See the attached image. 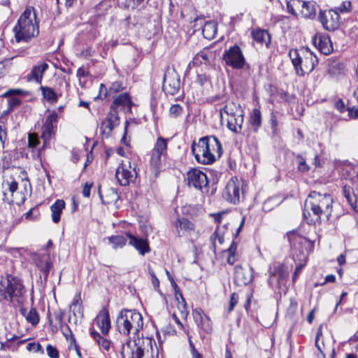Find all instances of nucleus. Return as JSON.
Returning a JSON list of instances; mask_svg holds the SVG:
<instances>
[{
    "mask_svg": "<svg viewBox=\"0 0 358 358\" xmlns=\"http://www.w3.org/2000/svg\"><path fill=\"white\" fill-rule=\"evenodd\" d=\"M333 198L330 194L312 191L305 201L303 217L309 224L329 220L332 212Z\"/></svg>",
    "mask_w": 358,
    "mask_h": 358,
    "instance_id": "f257e3e1",
    "label": "nucleus"
},
{
    "mask_svg": "<svg viewBox=\"0 0 358 358\" xmlns=\"http://www.w3.org/2000/svg\"><path fill=\"white\" fill-rule=\"evenodd\" d=\"M191 151L197 162L203 164L213 163L222 153V144L215 136H204L198 143L193 142Z\"/></svg>",
    "mask_w": 358,
    "mask_h": 358,
    "instance_id": "f03ea898",
    "label": "nucleus"
},
{
    "mask_svg": "<svg viewBox=\"0 0 358 358\" xmlns=\"http://www.w3.org/2000/svg\"><path fill=\"white\" fill-rule=\"evenodd\" d=\"M122 354L124 358H157L159 351L155 341L145 337L128 341Z\"/></svg>",
    "mask_w": 358,
    "mask_h": 358,
    "instance_id": "7ed1b4c3",
    "label": "nucleus"
},
{
    "mask_svg": "<svg viewBox=\"0 0 358 358\" xmlns=\"http://www.w3.org/2000/svg\"><path fill=\"white\" fill-rule=\"evenodd\" d=\"M13 32L17 43H28L38 35L39 28L33 8H27L22 13L13 28Z\"/></svg>",
    "mask_w": 358,
    "mask_h": 358,
    "instance_id": "20e7f679",
    "label": "nucleus"
},
{
    "mask_svg": "<svg viewBox=\"0 0 358 358\" xmlns=\"http://www.w3.org/2000/svg\"><path fill=\"white\" fill-rule=\"evenodd\" d=\"M143 327V317L136 310L122 309L117 314L115 328L122 335H138Z\"/></svg>",
    "mask_w": 358,
    "mask_h": 358,
    "instance_id": "39448f33",
    "label": "nucleus"
},
{
    "mask_svg": "<svg viewBox=\"0 0 358 358\" xmlns=\"http://www.w3.org/2000/svg\"><path fill=\"white\" fill-rule=\"evenodd\" d=\"M25 289L19 279L8 276L0 281V301L22 304L25 300Z\"/></svg>",
    "mask_w": 358,
    "mask_h": 358,
    "instance_id": "423d86ee",
    "label": "nucleus"
},
{
    "mask_svg": "<svg viewBox=\"0 0 358 358\" xmlns=\"http://www.w3.org/2000/svg\"><path fill=\"white\" fill-rule=\"evenodd\" d=\"M222 120H225L227 127L236 134L241 133L244 122V112L238 103L229 102L220 110Z\"/></svg>",
    "mask_w": 358,
    "mask_h": 358,
    "instance_id": "0eeeda50",
    "label": "nucleus"
},
{
    "mask_svg": "<svg viewBox=\"0 0 358 358\" xmlns=\"http://www.w3.org/2000/svg\"><path fill=\"white\" fill-rule=\"evenodd\" d=\"M243 181L236 177L231 178L222 194V198L229 203L236 205L243 199Z\"/></svg>",
    "mask_w": 358,
    "mask_h": 358,
    "instance_id": "6e6552de",
    "label": "nucleus"
},
{
    "mask_svg": "<svg viewBox=\"0 0 358 358\" xmlns=\"http://www.w3.org/2000/svg\"><path fill=\"white\" fill-rule=\"evenodd\" d=\"M225 64L233 69H241L245 63V57L238 45H234L226 50L222 56Z\"/></svg>",
    "mask_w": 358,
    "mask_h": 358,
    "instance_id": "1a4fd4ad",
    "label": "nucleus"
},
{
    "mask_svg": "<svg viewBox=\"0 0 358 358\" xmlns=\"http://www.w3.org/2000/svg\"><path fill=\"white\" fill-rule=\"evenodd\" d=\"M137 176L135 167H132L129 161L121 163L116 169L115 177L121 186H127L133 182Z\"/></svg>",
    "mask_w": 358,
    "mask_h": 358,
    "instance_id": "9d476101",
    "label": "nucleus"
},
{
    "mask_svg": "<svg viewBox=\"0 0 358 358\" xmlns=\"http://www.w3.org/2000/svg\"><path fill=\"white\" fill-rule=\"evenodd\" d=\"M168 138L159 136L154 145V148L151 151L150 165L155 169L159 168L162 164V158H165L167 155V143Z\"/></svg>",
    "mask_w": 358,
    "mask_h": 358,
    "instance_id": "9b49d317",
    "label": "nucleus"
},
{
    "mask_svg": "<svg viewBox=\"0 0 358 358\" xmlns=\"http://www.w3.org/2000/svg\"><path fill=\"white\" fill-rule=\"evenodd\" d=\"M180 87L179 75L173 69H168L164 75L163 90L165 93L175 95L178 93Z\"/></svg>",
    "mask_w": 358,
    "mask_h": 358,
    "instance_id": "f8f14e48",
    "label": "nucleus"
},
{
    "mask_svg": "<svg viewBox=\"0 0 358 358\" xmlns=\"http://www.w3.org/2000/svg\"><path fill=\"white\" fill-rule=\"evenodd\" d=\"M339 14L338 11L330 10L320 12L319 15L320 21L323 27L328 31H334L339 27Z\"/></svg>",
    "mask_w": 358,
    "mask_h": 358,
    "instance_id": "ddd939ff",
    "label": "nucleus"
},
{
    "mask_svg": "<svg viewBox=\"0 0 358 358\" xmlns=\"http://www.w3.org/2000/svg\"><path fill=\"white\" fill-rule=\"evenodd\" d=\"M57 118L58 115L55 112L50 113L46 117L45 123L42 127L43 131L41 134V138L43 140V145L41 148L38 149L39 152L47 146L48 141L53 134L55 124L57 122Z\"/></svg>",
    "mask_w": 358,
    "mask_h": 358,
    "instance_id": "4468645a",
    "label": "nucleus"
},
{
    "mask_svg": "<svg viewBox=\"0 0 358 358\" xmlns=\"http://www.w3.org/2000/svg\"><path fill=\"white\" fill-rule=\"evenodd\" d=\"M187 176L188 185L196 189H201L208 183L206 175L199 169H192L187 172Z\"/></svg>",
    "mask_w": 358,
    "mask_h": 358,
    "instance_id": "2eb2a0df",
    "label": "nucleus"
},
{
    "mask_svg": "<svg viewBox=\"0 0 358 358\" xmlns=\"http://www.w3.org/2000/svg\"><path fill=\"white\" fill-rule=\"evenodd\" d=\"M303 66L300 69V76L311 73L318 63L316 55L309 48H303Z\"/></svg>",
    "mask_w": 358,
    "mask_h": 358,
    "instance_id": "dca6fc26",
    "label": "nucleus"
},
{
    "mask_svg": "<svg viewBox=\"0 0 358 358\" xmlns=\"http://www.w3.org/2000/svg\"><path fill=\"white\" fill-rule=\"evenodd\" d=\"M178 236L190 235L195 231V225L193 222L184 217L178 216L173 222Z\"/></svg>",
    "mask_w": 358,
    "mask_h": 358,
    "instance_id": "f3484780",
    "label": "nucleus"
},
{
    "mask_svg": "<svg viewBox=\"0 0 358 358\" xmlns=\"http://www.w3.org/2000/svg\"><path fill=\"white\" fill-rule=\"evenodd\" d=\"M313 43L318 50L324 55H329L333 51V45L328 34H316L313 38Z\"/></svg>",
    "mask_w": 358,
    "mask_h": 358,
    "instance_id": "a211bd4d",
    "label": "nucleus"
},
{
    "mask_svg": "<svg viewBox=\"0 0 358 358\" xmlns=\"http://www.w3.org/2000/svg\"><path fill=\"white\" fill-rule=\"evenodd\" d=\"M192 315L197 326L201 328L205 332H211L213 327L209 317L203 313L201 308H196L192 310Z\"/></svg>",
    "mask_w": 358,
    "mask_h": 358,
    "instance_id": "6ab92c4d",
    "label": "nucleus"
},
{
    "mask_svg": "<svg viewBox=\"0 0 358 358\" xmlns=\"http://www.w3.org/2000/svg\"><path fill=\"white\" fill-rule=\"evenodd\" d=\"M126 236L129 239V244L133 246L142 256L150 251L147 239L136 237L130 232H127Z\"/></svg>",
    "mask_w": 358,
    "mask_h": 358,
    "instance_id": "aec40b11",
    "label": "nucleus"
},
{
    "mask_svg": "<svg viewBox=\"0 0 358 358\" xmlns=\"http://www.w3.org/2000/svg\"><path fill=\"white\" fill-rule=\"evenodd\" d=\"M48 64L45 62L34 65L30 73L27 75V81L36 82L38 84H41L43 74L48 70Z\"/></svg>",
    "mask_w": 358,
    "mask_h": 358,
    "instance_id": "412c9836",
    "label": "nucleus"
},
{
    "mask_svg": "<svg viewBox=\"0 0 358 358\" xmlns=\"http://www.w3.org/2000/svg\"><path fill=\"white\" fill-rule=\"evenodd\" d=\"M250 273H245L243 267L241 265H236L234 267V281L237 285H246L250 283L253 278V268H250Z\"/></svg>",
    "mask_w": 358,
    "mask_h": 358,
    "instance_id": "4be33fe9",
    "label": "nucleus"
},
{
    "mask_svg": "<svg viewBox=\"0 0 358 358\" xmlns=\"http://www.w3.org/2000/svg\"><path fill=\"white\" fill-rule=\"evenodd\" d=\"M96 324L103 334H108L110 329V320L108 311L106 308L102 309L96 316Z\"/></svg>",
    "mask_w": 358,
    "mask_h": 358,
    "instance_id": "5701e85b",
    "label": "nucleus"
},
{
    "mask_svg": "<svg viewBox=\"0 0 358 358\" xmlns=\"http://www.w3.org/2000/svg\"><path fill=\"white\" fill-rule=\"evenodd\" d=\"M344 69L343 62L337 58L331 57L327 61V71L331 76L341 74Z\"/></svg>",
    "mask_w": 358,
    "mask_h": 358,
    "instance_id": "b1692460",
    "label": "nucleus"
},
{
    "mask_svg": "<svg viewBox=\"0 0 358 358\" xmlns=\"http://www.w3.org/2000/svg\"><path fill=\"white\" fill-rule=\"evenodd\" d=\"M289 56L292 63L294 66L296 73L299 76L300 69L303 66V48L300 50L292 49L289 52Z\"/></svg>",
    "mask_w": 358,
    "mask_h": 358,
    "instance_id": "393cba45",
    "label": "nucleus"
},
{
    "mask_svg": "<svg viewBox=\"0 0 358 358\" xmlns=\"http://www.w3.org/2000/svg\"><path fill=\"white\" fill-rule=\"evenodd\" d=\"M131 100L127 93H122L119 94L111 104L110 108L118 110L119 108H128L129 110L131 107Z\"/></svg>",
    "mask_w": 358,
    "mask_h": 358,
    "instance_id": "a878e982",
    "label": "nucleus"
},
{
    "mask_svg": "<svg viewBox=\"0 0 358 358\" xmlns=\"http://www.w3.org/2000/svg\"><path fill=\"white\" fill-rule=\"evenodd\" d=\"M262 113L257 108H254L249 117L250 129L254 132L257 133L262 126Z\"/></svg>",
    "mask_w": 358,
    "mask_h": 358,
    "instance_id": "bb28decb",
    "label": "nucleus"
},
{
    "mask_svg": "<svg viewBox=\"0 0 358 358\" xmlns=\"http://www.w3.org/2000/svg\"><path fill=\"white\" fill-rule=\"evenodd\" d=\"M301 7V13L305 18H313L316 15V5L311 1H302L299 4Z\"/></svg>",
    "mask_w": 358,
    "mask_h": 358,
    "instance_id": "cd10ccee",
    "label": "nucleus"
},
{
    "mask_svg": "<svg viewBox=\"0 0 358 358\" xmlns=\"http://www.w3.org/2000/svg\"><path fill=\"white\" fill-rule=\"evenodd\" d=\"M65 207V202L62 199H57L51 206L52 220L54 223H58L60 221V216L63 209Z\"/></svg>",
    "mask_w": 358,
    "mask_h": 358,
    "instance_id": "c85d7f7f",
    "label": "nucleus"
},
{
    "mask_svg": "<svg viewBox=\"0 0 358 358\" xmlns=\"http://www.w3.org/2000/svg\"><path fill=\"white\" fill-rule=\"evenodd\" d=\"M343 194L350 206L355 210L358 211V201L356 195L354 194L352 188L349 186H344L343 188Z\"/></svg>",
    "mask_w": 358,
    "mask_h": 358,
    "instance_id": "c756f323",
    "label": "nucleus"
},
{
    "mask_svg": "<svg viewBox=\"0 0 358 358\" xmlns=\"http://www.w3.org/2000/svg\"><path fill=\"white\" fill-rule=\"evenodd\" d=\"M202 33L204 38L212 39L217 33V24L213 21L206 22L203 27Z\"/></svg>",
    "mask_w": 358,
    "mask_h": 358,
    "instance_id": "7c9ffc66",
    "label": "nucleus"
},
{
    "mask_svg": "<svg viewBox=\"0 0 358 358\" xmlns=\"http://www.w3.org/2000/svg\"><path fill=\"white\" fill-rule=\"evenodd\" d=\"M40 90L43 98L46 99L48 102L50 103H55L57 101L58 96L52 88L41 86Z\"/></svg>",
    "mask_w": 358,
    "mask_h": 358,
    "instance_id": "2f4dec72",
    "label": "nucleus"
},
{
    "mask_svg": "<svg viewBox=\"0 0 358 358\" xmlns=\"http://www.w3.org/2000/svg\"><path fill=\"white\" fill-rule=\"evenodd\" d=\"M211 55L210 52H207L206 50L200 51L194 57L192 62L194 66H199L202 64H208Z\"/></svg>",
    "mask_w": 358,
    "mask_h": 358,
    "instance_id": "473e14b6",
    "label": "nucleus"
},
{
    "mask_svg": "<svg viewBox=\"0 0 358 358\" xmlns=\"http://www.w3.org/2000/svg\"><path fill=\"white\" fill-rule=\"evenodd\" d=\"M252 38L257 42L267 45L270 42L268 33L262 29L254 30L252 32Z\"/></svg>",
    "mask_w": 358,
    "mask_h": 358,
    "instance_id": "72a5a7b5",
    "label": "nucleus"
},
{
    "mask_svg": "<svg viewBox=\"0 0 358 358\" xmlns=\"http://www.w3.org/2000/svg\"><path fill=\"white\" fill-rule=\"evenodd\" d=\"M91 336L97 344L104 350L108 351L110 348V341L107 338L103 337L98 332L92 331Z\"/></svg>",
    "mask_w": 358,
    "mask_h": 358,
    "instance_id": "f704fd0d",
    "label": "nucleus"
},
{
    "mask_svg": "<svg viewBox=\"0 0 358 358\" xmlns=\"http://www.w3.org/2000/svg\"><path fill=\"white\" fill-rule=\"evenodd\" d=\"M284 268L282 264H273L272 266L269 267V278L268 279V283L271 287H273L275 284V276L281 272V270Z\"/></svg>",
    "mask_w": 358,
    "mask_h": 358,
    "instance_id": "c9c22d12",
    "label": "nucleus"
},
{
    "mask_svg": "<svg viewBox=\"0 0 358 358\" xmlns=\"http://www.w3.org/2000/svg\"><path fill=\"white\" fill-rule=\"evenodd\" d=\"M80 294H77L70 305V310L76 316L77 314L83 316V310L81 307Z\"/></svg>",
    "mask_w": 358,
    "mask_h": 358,
    "instance_id": "e433bc0d",
    "label": "nucleus"
},
{
    "mask_svg": "<svg viewBox=\"0 0 358 358\" xmlns=\"http://www.w3.org/2000/svg\"><path fill=\"white\" fill-rule=\"evenodd\" d=\"M108 241L113 245V248L116 250L117 248H123L127 243L126 238L120 235L111 236L108 237Z\"/></svg>",
    "mask_w": 358,
    "mask_h": 358,
    "instance_id": "4c0bfd02",
    "label": "nucleus"
},
{
    "mask_svg": "<svg viewBox=\"0 0 358 358\" xmlns=\"http://www.w3.org/2000/svg\"><path fill=\"white\" fill-rule=\"evenodd\" d=\"M41 271L43 273L45 279H46L49 275L50 271L52 266L50 258L48 256H44L42 262L38 264Z\"/></svg>",
    "mask_w": 358,
    "mask_h": 358,
    "instance_id": "58836bf2",
    "label": "nucleus"
},
{
    "mask_svg": "<svg viewBox=\"0 0 358 358\" xmlns=\"http://www.w3.org/2000/svg\"><path fill=\"white\" fill-rule=\"evenodd\" d=\"M236 249V244L232 242L229 248L225 251L228 254L227 262L230 265H233L237 260Z\"/></svg>",
    "mask_w": 358,
    "mask_h": 358,
    "instance_id": "ea45409f",
    "label": "nucleus"
},
{
    "mask_svg": "<svg viewBox=\"0 0 358 358\" xmlns=\"http://www.w3.org/2000/svg\"><path fill=\"white\" fill-rule=\"evenodd\" d=\"M115 127H116L115 124L105 119L100 125V130L101 134L108 138Z\"/></svg>",
    "mask_w": 358,
    "mask_h": 358,
    "instance_id": "a19ab883",
    "label": "nucleus"
},
{
    "mask_svg": "<svg viewBox=\"0 0 358 358\" xmlns=\"http://www.w3.org/2000/svg\"><path fill=\"white\" fill-rule=\"evenodd\" d=\"M15 57L9 59H6L0 62V78L5 76L9 71V69L12 65L11 61Z\"/></svg>",
    "mask_w": 358,
    "mask_h": 358,
    "instance_id": "79ce46f5",
    "label": "nucleus"
},
{
    "mask_svg": "<svg viewBox=\"0 0 358 358\" xmlns=\"http://www.w3.org/2000/svg\"><path fill=\"white\" fill-rule=\"evenodd\" d=\"M3 186L4 188H6V189L8 190L12 195L18 188L17 182L12 178L4 180L3 182Z\"/></svg>",
    "mask_w": 358,
    "mask_h": 358,
    "instance_id": "37998d69",
    "label": "nucleus"
},
{
    "mask_svg": "<svg viewBox=\"0 0 358 358\" xmlns=\"http://www.w3.org/2000/svg\"><path fill=\"white\" fill-rule=\"evenodd\" d=\"M40 144L37 134L34 133L28 134V147L31 149H36Z\"/></svg>",
    "mask_w": 358,
    "mask_h": 358,
    "instance_id": "c03bdc74",
    "label": "nucleus"
},
{
    "mask_svg": "<svg viewBox=\"0 0 358 358\" xmlns=\"http://www.w3.org/2000/svg\"><path fill=\"white\" fill-rule=\"evenodd\" d=\"M26 320L29 323L32 324L33 325H36L39 322V316L38 313L36 312V309L31 308L28 314L25 315Z\"/></svg>",
    "mask_w": 358,
    "mask_h": 358,
    "instance_id": "a18cd8bd",
    "label": "nucleus"
},
{
    "mask_svg": "<svg viewBox=\"0 0 358 358\" xmlns=\"http://www.w3.org/2000/svg\"><path fill=\"white\" fill-rule=\"evenodd\" d=\"M150 0H126L125 5L127 8L135 9L138 7H143L145 1L148 3Z\"/></svg>",
    "mask_w": 358,
    "mask_h": 358,
    "instance_id": "49530a36",
    "label": "nucleus"
},
{
    "mask_svg": "<svg viewBox=\"0 0 358 358\" xmlns=\"http://www.w3.org/2000/svg\"><path fill=\"white\" fill-rule=\"evenodd\" d=\"M182 110L183 108L180 104H173L169 108V115L172 118H176L182 114Z\"/></svg>",
    "mask_w": 358,
    "mask_h": 358,
    "instance_id": "de8ad7c7",
    "label": "nucleus"
},
{
    "mask_svg": "<svg viewBox=\"0 0 358 358\" xmlns=\"http://www.w3.org/2000/svg\"><path fill=\"white\" fill-rule=\"evenodd\" d=\"M287 272L285 270V268H283L282 270H281V272L279 273V274H278L275 278V284L273 285V287H280V285L281 284H283L284 283V281L285 280V279L287 278Z\"/></svg>",
    "mask_w": 358,
    "mask_h": 358,
    "instance_id": "09e8293b",
    "label": "nucleus"
},
{
    "mask_svg": "<svg viewBox=\"0 0 358 358\" xmlns=\"http://www.w3.org/2000/svg\"><path fill=\"white\" fill-rule=\"evenodd\" d=\"M298 161V170L301 172H307L310 169V166L306 164V159L301 155L296 156Z\"/></svg>",
    "mask_w": 358,
    "mask_h": 358,
    "instance_id": "8fccbe9b",
    "label": "nucleus"
},
{
    "mask_svg": "<svg viewBox=\"0 0 358 358\" xmlns=\"http://www.w3.org/2000/svg\"><path fill=\"white\" fill-rule=\"evenodd\" d=\"M106 119L117 127L120 123V118L117 114V110L110 108V111L108 113L107 117Z\"/></svg>",
    "mask_w": 358,
    "mask_h": 358,
    "instance_id": "3c124183",
    "label": "nucleus"
},
{
    "mask_svg": "<svg viewBox=\"0 0 358 358\" xmlns=\"http://www.w3.org/2000/svg\"><path fill=\"white\" fill-rule=\"evenodd\" d=\"M66 329L69 333V334H64V336L67 341H69V349H74L76 346H78V345L76 343V338L74 337L72 331H71L69 326H66Z\"/></svg>",
    "mask_w": 358,
    "mask_h": 358,
    "instance_id": "603ef678",
    "label": "nucleus"
},
{
    "mask_svg": "<svg viewBox=\"0 0 358 358\" xmlns=\"http://www.w3.org/2000/svg\"><path fill=\"white\" fill-rule=\"evenodd\" d=\"M351 10V2L350 1H345L341 3L340 6L335 8L334 10L339 13L350 12Z\"/></svg>",
    "mask_w": 358,
    "mask_h": 358,
    "instance_id": "864d4df0",
    "label": "nucleus"
},
{
    "mask_svg": "<svg viewBox=\"0 0 358 358\" xmlns=\"http://www.w3.org/2000/svg\"><path fill=\"white\" fill-rule=\"evenodd\" d=\"M216 240H217L220 244H222L224 242V236L220 233V230L218 229H216L210 236V241H212L214 247L215 246Z\"/></svg>",
    "mask_w": 358,
    "mask_h": 358,
    "instance_id": "5fc2aeb1",
    "label": "nucleus"
},
{
    "mask_svg": "<svg viewBox=\"0 0 358 358\" xmlns=\"http://www.w3.org/2000/svg\"><path fill=\"white\" fill-rule=\"evenodd\" d=\"M27 350L34 352L43 353L42 346L38 343H29L27 345Z\"/></svg>",
    "mask_w": 358,
    "mask_h": 358,
    "instance_id": "6e6d98bb",
    "label": "nucleus"
},
{
    "mask_svg": "<svg viewBox=\"0 0 358 358\" xmlns=\"http://www.w3.org/2000/svg\"><path fill=\"white\" fill-rule=\"evenodd\" d=\"M301 3V0H289L287 1V8L289 13H291L293 15H296V11L294 8V6Z\"/></svg>",
    "mask_w": 358,
    "mask_h": 358,
    "instance_id": "4d7b16f0",
    "label": "nucleus"
},
{
    "mask_svg": "<svg viewBox=\"0 0 358 358\" xmlns=\"http://www.w3.org/2000/svg\"><path fill=\"white\" fill-rule=\"evenodd\" d=\"M124 89L122 84L121 82L115 81L113 83L110 87V89L108 90V94H114L117 93Z\"/></svg>",
    "mask_w": 358,
    "mask_h": 358,
    "instance_id": "13d9d810",
    "label": "nucleus"
},
{
    "mask_svg": "<svg viewBox=\"0 0 358 358\" xmlns=\"http://www.w3.org/2000/svg\"><path fill=\"white\" fill-rule=\"evenodd\" d=\"M178 309L181 313L182 317H187L188 315V311L187 309V304L185 301V299H182V301H178Z\"/></svg>",
    "mask_w": 358,
    "mask_h": 358,
    "instance_id": "bf43d9fd",
    "label": "nucleus"
},
{
    "mask_svg": "<svg viewBox=\"0 0 358 358\" xmlns=\"http://www.w3.org/2000/svg\"><path fill=\"white\" fill-rule=\"evenodd\" d=\"M46 351L48 356L50 358H58L59 357V352L57 348L52 345L49 344L47 345Z\"/></svg>",
    "mask_w": 358,
    "mask_h": 358,
    "instance_id": "052dcab7",
    "label": "nucleus"
},
{
    "mask_svg": "<svg viewBox=\"0 0 358 358\" xmlns=\"http://www.w3.org/2000/svg\"><path fill=\"white\" fill-rule=\"evenodd\" d=\"M238 296L234 293L231 295V297H230V305H229V311H231L234 310V306L237 304L238 303Z\"/></svg>",
    "mask_w": 358,
    "mask_h": 358,
    "instance_id": "680f3d73",
    "label": "nucleus"
},
{
    "mask_svg": "<svg viewBox=\"0 0 358 358\" xmlns=\"http://www.w3.org/2000/svg\"><path fill=\"white\" fill-rule=\"evenodd\" d=\"M92 186V183H88V182L85 183V185L83 189V191H82L83 195L85 197H89L90 196V189H91Z\"/></svg>",
    "mask_w": 358,
    "mask_h": 358,
    "instance_id": "e2e57ef3",
    "label": "nucleus"
},
{
    "mask_svg": "<svg viewBox=\"0 0 358 358\" xmlns=\"http://www.w3.org/2000/svg\"><path fill=\"white\" fill-rule=\"evenodd\" d=\"M198 81L201 85H203L206 83L210 81V78L206 74H199L198 75Z\"/></svg>",
    "mask_w": 358,
    "mask_h": 358,
    "instance_id": "0e129e2a",
    "label": "nucleus"
},
{
    "mask_svg": "<svg viewBox=\"0 0 358 358\" xmlns=\"http://www.w3.org/2000/svg\"><path fill=\"white\" fill-rule=\"evenodd\" d=\"M111 201H116L119 199L117 190L115 188H110L109 190Z\"/></svg>",
    "mask_w": 358,
    "mask_h": 358,
    "instance_id": "69168bd1",
    "label": "nucleus"
},
{
    "mask_svg": "<svg viewBox=\"0 0 358 358\" xmlns=\"http://www.w3.org/2000/svg\"><path fill=\"white\" fill-rule=\"evenodd\" d=\"M107 94H108V92H107V89H106V86L103 84H101L100 85V94L97 97L95 98V99H96L98 98L103 99L106 97Z\"/></svg>",
    "mask_w": 358,
    "mask_h": 358,
    "instance_id": "338daca9",
    "label": "nucleus"
},
{
    "mask_svg": "<svg viewBox=\"0 0 358 358\" xmlns=\"http://www.w3.org/2000/svg\"><path fill=\"white\" fill-rule=\"evenodd\" d=\"M349 116L351 118H358V107H352L348 109Z\"/></svg>",
    "mask_w": 358,
    "mask_h": 358,
    "instance_id": "774afa93",
    "label": "nucleus"
}]
</instances>
